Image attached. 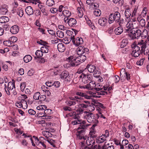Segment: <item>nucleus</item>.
<instances>
[{
    "label": "nucleus",
    "mask_w": 149,
    "mask_h": 149,
    "mask_svg": "<svg viewBox=\"0 0 149 149\" xmlns=\"http://www.w3.org/2000/svg\"><path fill=\"white\" fill-rule=\"evenodd\" d=\"M145 33L144 31L142 33V32L141 30L139 29H135V30H132L130 32V33L129 34V36L132 39H135L138 38L140 37L141 35L142 37H143L144 38H146L147 36L148 32L147 31H146L145 33L146 35L144 36V34Z\"/></svg>",
    "instance_id": "f257e3e1"
},
{
    "label": "nucleus",
    "mask_w": 149,
    "mask_h": 149,
    "mask_svg": "<svg viewBox=\"0 0 149 149\" xmlns=\"http://www.w3.org/2000/svg\"><path fill=\"white\" fill-rule=\"evenodd\" d=\"M120 13L117 11L114 12V13L110 14L109 17V22L111 24L114 21L116 22H118L120 18Z\"/></svg>",
    "instance_id": "f03ea898"
},
{
    "label": "nucleus",
    "mask_w": 149,
    "mask_h": 149,
    "mask_svg": "<svg viewBox=\"0 0 149 149\" xmlns=\"http://www.w3.org/2000/svg\"><path fill=\"white\" fill-rule=\"evenodd\" d=\"M99 116L98 114H94L91 112H88L85 117L88 123H91L95 121L97 122V119L99 118Z\"/></svg>",
    "instance_id": "7ed1b4c3"
},
{
    "label": "nucleus",
    "mask_w": 149,
    "mask_h": 149,
    "mask_svg": "<svg viewBox=\"0 0 149 149\" xmlns=\"http://www.w3.org/2000/svg\"><path fill=\"white\" fill-rule=\"evenodd\" d=\"M86 88L89 90H92L94 89L97 91H99L102 89L101 87L99 88L97 86V85L95 84V83L93 81H90L89 84H87L86 86Z\"/></svg>",
    "instance_id": "20e7f679"
},
{
    "label": "nucleus",
    "mask_w": 149,
    "mask_h": 149,
    "mask_svg": "<svg viewBox=\"0 0 149 149\" xmlns=\"http://www.w3.org/2000/svg\"><path fill=\"white\" fill-rule=\"evenodd\" d=\"M70 65L72 67H76L80 64L79 61H77V57L72 56L68 58Z\"/></svg>",
    "instance_id": "39448f33"
},
{
    "label": "nucleus",
    "mask_w": 149,
    "mask_h": 149,
    "mask_svg": "<svg viewBox=\"0 0 149 149\" xmlns=\"http://www.w3.org/2000/svg\"><path fill=\"white\" fill-rule=\"evenodd\" d=\"M146 41L144 42V41L141 40L139 41L136 45L137 46L139 47V48H141V50L140 51V53L142 54L143 53H144V54H145V50L146 47Z\"/></svg>",
    "instance_id": "423d86ee"
},
{
    "label": "nucleus",
    "mask_w": 149,
    "mask_h": 149,
    "mask_svg": "<svg viewBox=\"0 0 149 149\" xmlns=\"http://www.w3.org/2000/svg\"><path fill=\"white\" fill-rule=\"evenodd\" d=\"M74 36H71V40L74 45L76 46H78L83 43V40L82 38L78 37L75 40Z\"/></svg>",
    "instance_id": "0eeeda50"
},
{
    "label": "nucleus",
    "mask_w": 149,
    "mask_h": 149,
    "mask_svg": "<svg viewBox=\"0 0 149 149\" xmlns=\"http://www.w3.org/2000/svg\"><path fill=\"white\" fill-rule=\"evenodd\" d=\"M5 91L8 95H10V93L9 91L12 90L14 88H15L14 82H13L10 81L8 82V88L6 89V84H5Z\"/></svg>",
    "instance_id": "6e6552de"
},
{
    "label": "nucleus",
    "mask_w": 149,
    "mask_h": 149,
    "mask_svg": "<svg viewBox=\"0 0 149 149\" xmlns=\"http://www.w3.org/2000/svg\"><path fill=\"white\" fill-rule=\"evenodd\" d=\"M77 54L78 55L79 54H85L86 55L89 52V50L88 49L86 48H84L81 46H80L77 49Z\"/></svg>",
    "instance_id": "1a4fd4ad"
},
{
    "label": "nucleus",
    "mask_w": 149,
    "mask_h": 149,
    "mask_svg": "<svg viewBox=\"0 0 149 149\" xmlns=\"http://www.w3.org/2000/svg\"><path fill=\"white\" fill-rule=\"evenodd\" d=\"M85 134L84 129H82L80 131H78L76 133V135L79 139H83L84 140H85L87 139V136H85Z\"/></svg>",
    "instance_id": "9d476101"
},
{
    "label": "nucleus",
    "mask_w": 149,
    "mask_h": 149,
    "mask_svg": "<svg viewBox=\"0 0 149 149\" xmlns=\"http://www.w3.org/2000/svg\"><path fill=\"white\" fill-rule=\"evenodd\" d=\"M92 80V76L91 74H85L83 73V77L82 78V81L85 84L87 83Z\"/></svg>",
    "instance_id": "9b49d317"
},
{
    "label": "nucleus",
    "mask_w": 149,
    "mask_h": 149,
    "mask_svg": "<svg viewBox=\"0 0 149 149\" xmlns=\"http://www.w3.org/2000/svg\"><path fill=\"white\" fill-rule=\"evenodd\" d=\"M126 27L127 29H125V32H129L132 31V30H134V29L133 28L134 24L133 23L128 22L127 24H125Z\"/></svg>",
    "instance_id": "f8f14e48"
},
{
    "label": "nucleus",
    "mask_w": 149,
    "mask_h": 149,
    "mask_svg": "<svg viewBox=\"0 0 149 149\" xmlns=\"http://www.w3.org/2000/svg\"><path fill=\"white\" fill-rule=\"evenodd\" d=\"M7 6L6 4L2 5L0 7V13L2 15L6 14L8 12Z\"/></svg>",
    "instance_id": "ddd939ff"
},
{
    "label": "nucleus",
    "mask_w": 149,
    "mask_h": 149,
    "mask_svg": "<svg viewBox=\"0 0 149 149\" xmlns=\"http://www.w3.org/2000/svg\"><path fill=\"white\" fill-rule=\"evenodd\" d=\"M60 77L61 79H65L66 81H68L69 73L66 71L63 72L60 74Z\"/></svg>",
    "instance_id": "4468645a"
},
{
    "label": "nucleus",
    "mask_w": 149,
    "mask_h": 149,
    "mask_svg": "<svg viewBox=\"0 0 149 149\" xmlns=\"http://www.w3.org/2000/svg\"><path fill=\"white\" fill-rule=\"evenodd\" d=\"M19 27L16 25H15L12 26L10 28V32L13 34L17 33L19 31Z\"/></svg>",
    "instance_id": "2eb2a0df"
},
{
    "label": "nucleus",
    "mask_w": 149,
    "mask_h": 149,
    "mask_svg": "<svg viewBox=\"0 0 149 149\" xmlns=\"http://www.w3.org/2000/svg\"><path fill=\"white\" fill-rule=\"evenodd\" d=\"M77 22L76 19L73 18H69L68 22V24L71 27L75 26L77 24Z\"/></svg>",
    "instance_id": "dca6fc26"
},
{
    "label": "nucleus",
    "mask_w": 149,
    "mask_h": 149,
    "mask_svg": "<svg viewBox=\"0 0 149 149\" xmlns=\"http://www.w3.org/2000/svg\"><path fill=\"white\" fill-rule=\"evenodd\" d=\"M106 138L103 134L96 138V142L98 143H101L106 140Z\"/></svg>",
    "instance_id": "f3484780"
},
{
    "label": "nucleus",
    "mask_w": 149,
    "mask_h": 149,
    "mask_svg": "<svg viewBox=\"0 0 149 149\" xmlns=\"http://www.w3.org/2000/svg\"><path fill=\"white\" fill-rule=\"evenodd\" d=\"M80 56L77 57V61H79L80 63L84 62L86 59V54H80Z\"/></svg>",
    "instance_id": "a211bd4d"
},
{
    "label": "nucleus",
    "mask_w": 149,
    "mask_h": 149,
    "mask_svg": "<svg viewBox=\"0 0 149 149\" xmlns=\"http://www.w3.org/2000/svg\"><path fill=\"white\" fill-rule=\"evenodd\" d=\"M76 95L80 97H84L85 99H90L91 97V96H88L86 93H84L80 92H76Z\"/></svg>",
    "instance_id": "6ab92c4d"
},
{
    "label": "nucleus",
    "mask_w": 149,
    "mask_h": 149,
    "mask_svg": "<svg viewBox=\"0 0 149 149\" xmlns=\"http://www.w3.org/2000/svg\"><path fill=\"white\" fill-rule=\"evenodd\" d=\"M107 22V19L105 18H100L98 20V24L101 26H104Z\"/></svg>",
    "instance_id": "aec40b11"
},
{
    "label": "nucleus",
    "mask_w": 149,
    "mask_h": 149,
    "mask_svg": "<svg viewBox=\"0 0 149 149\" xmlns=\"http://www.w3.org/2000/svg\"><path fill=\"white\" fill-rule=\"evenodd\" d=\"M26 13L29 15H31L33 13V10L32 7L31 6H28L25 10Z\"/></svg>",
    "instance_id": "412c9836"
},
{
    "label": "nucleus",
    "mask_w": 149,
    "mask_h": 149,
    "mask_svg": "<svg viewBox=\"0 0 149 149\" xmlns=\"http://www.w3.org/2000/svg\"><path fill=\"white\" fill-rule=\"evenodd\" d=\"M131 47L132 48V55L133 54V52H139L140 51V48L139 47L137 46L136 44L135 43H133L131 45Z\"/></svg>",
    "instance_id": "4be33fe9"
},
{
    "label": "nucleus",
    "mask_w": 149,
    "mask_h": 149,
    "mask_svg": "<svg viewBox=\"0 0 149 149\" xmlns=\"http://www.w3.org/2000/svg\"><path fill=\"white\" fill-rule=\"evenodd\" d=\"M80 146L82 148V149H83V148L84 147V149H95L97 147V145H94L93 147H87V146H85V142L84 141H82L80 143Z\"/></svg>",
    "instance_id": "5701e85b"
},
{
    "label": "nucleus",
    "mask_w": 149,
    "mask_h": 149,
    "mask_svg": "<svg viewBox=\"0 0 149 149\" xmlns=\"http://www.w3.org/2000/svg\"><path fill=\"white\" fill-rule=\"evenodd\" d=\"M57 48L58 51L60 52H63L65 49V47L63 44L62 43L58 44L57 45Z\"/></svg>",
    "instance_id": "b1692460"
},
{
    "label": "nucleus",
    "mask_w": 149,
    "mask_h": 149,
    "mask_svg": "<svg viewBox=\"0 0 149 149\" xmlns=\"http://www.w3.org/2000/svg\"><path fill=\"white\" fill-rule=\"evenodd\" d=\"M86 123V121H81V123H80L79 126L77 130L85 129L89 125H85Z\"/></svg>",
    "instance_id": "393cba45"
},
{
    "label": "nucleus",
    "mask_w": 149,
    "mask_h": 149,
    "mask_svg": "<svg viewBox=\"0 0 149 149\" xmlns=\"http://www.w3.org/2000/svg\"><path fill=\"white\" fill-rule=\"evenodd\" d=\"M38 6L42 13H46L45 12V7L43 4L40 2L38 4Z\"/></svg>",
    "instance_id": "a878e982"
},
{
    "label": "nucleus",
    "mask_w": 149,
    "mask_h": 149,
    "mask_svg": "<svg viewBox=\"0 0 149 149\" xmlns=\"http://www.w3.org/2000/svg\"><path fill=\"white\" fill-rule=\"evenodd\" d=\"M123 32V29L121 26L118 27L115 29V32L116 34V35H120Z\"/></svg>",
    "instance_id": "bb28decb"
},
{
    "label": "nucleus",
    "mask_w": 149,
    "mask_h": 149,
    "mask_svg": "<svg viewBox=\"0 0 149 149\" xmlns=\"http://www.w3.org/2000/svg\"><path fill=\"white\" fill-rule=\"evenodd\" d=\"M88 71L90 73L94 72L95 69V67L92 65H88L87 66Z\"/></svg>",
    "instance_id": "cd10ccee"
},
{
    "label": "nucleus",
    "mask_w": 149,
    "mask_h": 149,
    "mask_svg": "<svg viewBox=\"0 0 149 149\" xmlns=\"http://www.w3.org/2000/svg\"><path fill=\"white\" fill-rule=\"evenodd\" d=\"M9 20V18L6 16H2L0 17V23H1L7 22Z\"/></svg>",
    "instance_id": "c85d7f7f"
},
{
    "label": "nucleus",
    "mask_w": 149,
    "mask_h": 149,
    "mask_svg": "<svg viewBox=\"0 0 149 149\" xmlns=\"http://www.w3.org/2000/svg\"><path fill=\"white\" fill-rule=\"evenodd\" d=\"M50 47L48 45H45V46H42L41 48V50L43 52L47 53L49 50Z\"/></svg>",
    "instance_id": "c756f323"
},
{
    "label": "nucleus",
    "mask_w": 149,
    "mask_h": 149,
    "mask_svg": "<svg viewBox=\"0 0 149 149\" xmlns=\"http://www.w3.org/2000/svg\"><path fill=\"white\" fill-rule=\"evenodd\" d=\"M32 59V57L29 55H26L24 58V61L25 62L27 63L30 61Z\"/></svg>",
    "instance_id": "7c9ffc66"
},
{
    "label": "nucleus",
    "mask_w": 149,
    "mask_h": 149,
    "mask_svg": "<svg viewBox=\"0 0 149 149\" xmlns=\"http://www.w3.org/2000/svg\"><path fill=\"white\" fill-rule=\"evenodd\" d=\"M97 86H98V88L99 87V88L101 87V88H102V85H98V84H97ZM102 90H101L100 91H100V92H99L98 93V95H104L107 94V92L103 91L102 90Z\"/></svg>",
    "instance_id": "2f4dec72"
},
{
    "label": "nucleus",
    "mask_w": 149,
    "mask_h": 149,
    "mask_svg": "<svg viewBox=\"0 0 149 149\" xmlns=\"http://www.w3.org/2000/svg\"><path fill=\"white\" fill-rule=\"evenodd\" d=\"M125 17L128 19L130 17L131 15V12L129 8H127L125 9Z\"/></svg>",
    "instance_id": "473e14b6"
},
{
    "label": "nucleus",
    "mask_w": 149,
    "mask_h": 149,
    "mask_svg": "<svg viewBox=\"0 0 149 149\" xmlns=\"http://www.w3.org/2000/svg\"><path fill=\"white\" fill-rule=\"evenodd\" d=\"M17 14L19 16V17H22L23 16L24 13V11L22 8H18L17 10Z\"/></svg>",
    "instance_id": "72a5a7b5"
},
{
    "label": "nucleus",
    "mask_w": 149,
    "mask_h": 149,
    "mask_svg": "<svg viewBox=\"0 0 149 149\" xmlns=\"http://www.w3.org/2000/svg\"><path fill=\"white\" fill-rule=\"evenodd\" d=\"M62 14L64 17H70L71 15V12L68 10H64L62 11Z\"/></svg>",
    "instance_id": "f704fd0d"
},
{
    "label": "nucleus",
    "mask_w": 149,
    "mask_h": 149,
    "mask_svg": "<svg viewBox=\"0 0 149 149\" xmlns=\"http://www.w3.org/2000/svg\"><path fill=\"white\" fill-rule=\"evenodd\" d=\"M43 53L41 50H37L35 52V54L37 58H40L43 56Z\"/></svg>",
    "instance_id": "c9c22d12"
},
{
    "label": "nucleus",
    "mask_w": 149,
    "mask_h": 149,
    "mask_svg": "<svg viewBox=\"0 0 149 149\" xmlns=\"http://www.w3.org/2000/svg\"><path fill=\"white\" fill-rule=\"evenodd\" d=\"M65 103L69 106L74 105L76 104V102H75L70 100H66L65 102Z\"/></svg>",
    "instance_id": "e433bc0d"
},
{
    "label": "nucleus",
    "mask_w": 149,
    "mask_h": 149,
    "mask_svg": "<svg viewBox=\"0 0 149 149\" xmlns=\"http://www.w3.org/2000/svg\"><path fill=\"white\" fill-rule=\"evenodd\" d=\"M40 95V92H36L34 93L33 96V98L36 100H39Z\"/></svg>",
    "instance_id": "4c0bfd02"
},
{
    "label": "nucleus",
    "mask_w": 149,
    "mask_h": 149,
    "mask_svg": "<svg viewBox=\"0 0 149 149\" xmlns=\"http://www.w3.org/2000/svg\"><path fill=\"white\" fill-rule=\"evenodd\" d=\"M47 141L53 147L56 148V146L55 144V141L54 140L52 139H50L48 138L47 139Z\"/></svg>",
    "instance_id": "58836bf2"
},
{
    "label": "nucleus",
    "mask_w": 149,
    "mask_h": 149,
    "mask_svg": "<svg viewBox=\"0 0 149 149\" xmlns=\"http://www.w3.org/2000/svg\"><path fill=\"white\" fill-rule=\"evenodd\" d=\"M94 105L95 107H98L102 109H105V107L103 105V104L98 102L95 103Z\"/></svg>",
    "instance_id": "ea45409f"
},
{
    "label": "nucleus",
    "mask_w": 149,
    "mask_h": 149,
    "mask_svg": "<svg viewBox=\"0 0 149 149\" xmlns=\"http://www.w3.org/2000/svg\"><path fill=\"white\" fill-rule=\"evenodd\" d=\"M119 25L120 26H123L125 25V23L124 21V20L123 18L120 19L118 22Z\"/></svg>",
    "instance_id": "a19ab883"
},
{
    "label": "nucleus",
    "mask_w": 149,
    "mask_h": 149,
    "mask_svg": "<svg viewBox=\"0 0 149 149\" xmlns=\"http://www.w3.org/2000/svg\"><path fill=\"white\" fill-rule=\"evenodd\" d=\"M56 34L58 37L62 38L64 36V33L61 31H58L56 32Z\"/></svg>",
    "instance_id": "79ce46f5"
},
{
    "label": "nucleus",
    "mask_w": 149,
    "mask_h": 149,
    "mask_svg": "<svg viewBox=\"0 0 149 149\" xmlns=\"http://www.w3.org/2000/svg\"><path fill=\"white\" fill-rule=\"evenodd\" d=\"M46 4L49 6H52L54 4V1L53 0H47L46 1Z\"/></svg>",
    "instance_id": "37998d69"
},
{
    "label": "nucleus",
    "mask_w": 149,
    "mask_h": 149,
    "mask_svg": "<svg viewBox=\"0 0 149 149\" xmlns=\"http://www.w3.org/2000/svg\"><path fill=\"white\" fill-rule=\"evenodd\" d=\"M9 39L12 44H13V43L17 42L18 40L17 38L14 36L11 37L9 38Z\"/></svg>",
    "instance_id": "c03bdc74"
},
{
    "label": "nucleus",
    "mask_w": 149,
    "mask_h": 149,
    "mask_svg": "<svg viewBox=\"0 0 149 149\" xmlns=\"http://www.w3.org/2000/svg\"><path fill=\"white\" fill-rule=\"evenodd\" d=\"M11 42H10L9 39L8 40L4 41L3 42V44L5 45L10 47L12 46V44Z\"/></svg>",
    "instance_id": "a18cd8bd"
},
{
    "label": "nucleus",
    "mask_w": 149,
    "mask_h": 149,
    "mask_svg": "<svg viewBox=\"0 0 149 149\" xmlns=\"http://www.w3.org/2000/svg\"><path fill=\"white\" fill-rule=\"evenodd\" d=\"M81 123V119L77 120L72 121V123L73 125H76L78 124L80 125V123Z\"/></svg>",
    "instance_id": "49530a36"
},
{
    "label": "nucleus",
    "mask_w": 149,
    "mask_h": 149,
    "mask_svg": "<svg viewBox=\"0 0 149 149\" xmlns=\"http://www.w3.org/2000/svg\"><path fill=\"white\" fill-rule=\"evenodd\" d=\"M94 14L96 16H99L101 15V10L98 9H96L94 11Z\"/></svg>",
    "instance_id": "de8ad7c7"
},
{
    "label": "nucleus",
    "mask_w": 149,
    "mask_h": 149,
    "mask_svg": "<svg viewBox=\"0 0 149 149\" xmlns=\"http://www.w3.org/2000/svg\"><path fill=\"white\" fill-rule=\"evenodd\" d=\"M88 104H85L83 103L79 104V107L84 109H85L88 108Z\"/></svg>",
    "instance_id": "09e8293b"
},
{
    "label": "nucleus",
    "mask_w": 149,
    "mask_h": 149,
    "mask_svg": "<svg viewBox=\"0 0 149 149\" xmlns=\"http://www.w3.org/2000/svg\"><path fill=\"white\" fill-rule=\"evenodd\" d=\"M113 2L114 3H118L120 6H122L123 3V0H113Z\"/></svg>",
    "instance_id": "8fccbe9b"
},
{
    "label": "nucleus",
    "mask_w": 149,
    "mask_h": 149,
    "mask_svg": "<svg viewBox=\"0 0 149 149\" xmlns=\"http://www.w3.org/2000/svg\"><path fill=\"white\" fill-rule=\"evenodd\" d=\"M47 107L44 105L39 106L37 107V109L38 110H41L43 111V110L46 109Z\"/></svg>",
    "instance_id": "3c124183"
},
{
    "label": "nucleus",
    "mask_w": 149,
    "mask_h": 149,
    "mask_svg": "<svg viewBox=\"0 0 149 149\" xmlns=\"http://www.w3.org/2000/svg\"><path fill=\"white\" fill-rule=\"evenodd\" d=\"M21 104H22L23 107V106H24V107H27V103L28 102V101H26L24 99H22L21 100Z\"/></svg>",
    "instance_id": "603ef678"
},
{
    "label": "nucleus",
    "mask_w": 149,
    "mask_h": 149,
    "mask_svg": "<svg viewBox=\"0 0 149 149\" xmlns=\"http://www.w3.org/2000/svg\"><path fill=\"white\" fill-rule=\"evenodd\" d=\"M145 60V58H141L140 61H138L136 62V64L138 65H143V61Z\"/></svg>",
    "instance_id": "864d4df0"
},
{
    "label": "nucleus",
    "mask_w": 149,
    "mask_h": 149,
    "mask_svg": "<svg viewBox=\"0 0 149 149\" xmlns=\"http://www.w3.org/2000/svg\"><path fill=\"white\" fill-rule=\"evenodd\" d=\"M145 20L143 18L141 19L139 21V24L142 27L145 26Z\"/></svg>",
    "instance_id": "5fc2aeb1"
},
{
    "label": "nucleus",
    "mask_w": 149,
    "mask_h": 149,
    "mask_svg": "<svg viewBox=\"0 0 149 149\" xmlns=\"http://www.w3.org/2000/svg\"><path fill=\"white\" fill-rule=\"evenodd\" d=\"M26 86V83L24 82L21 83L20 84V89L21 91L23 92Z\"/></svg>",
    "instance_id": "6e6d98bb"
},
{
    "label": "nucleus",
    "mask_w": 149,
    "mask_h": 149,
    "mask_svg": "<svg viewBox=\"0 0 149 149\" xmlns=\"http://www.w3.org/2000/svg\"><path fill=\"white\" fill-rule=\"evenodd\" d=\"M103 147V149H114V147L112 145L107 146L106 145H104Z\"/></svg>",
    "instance_id": "4d7b16f0"
},
{
    "label": "nucleus",
    "mask_w": 149,
    "mask_h": 149,
    "mask_svg": "<svg viewBox=\"0 0 149 149\" xmlns=\"http://www.w3.org/2000/svg\"><path fill=\"white\" fill-rule=\"evenodd\" d=\"M29 113L31 115H34L36 113V112L34 110L32 109H30L28 110Z\"/></svg>",
    "instance_id": "13d9d810"
},
{
    "label": "nucleus",
    "mask_w": 149,
    "mask_h": 149,
    "mask_svg": "<svg viewBox=\"0 0 149 149\" xmlns=\"http://www.w3.org/2000/svg\"><path fill=\"white\" fill-rule=\"evenodd\" d=\"M66 33L67 34V35L69 36H70V38L71 39V36H74V35H72V34H73V32L72 31L70 30H67L66 31ZM72 40H70V41Z\"/></svg>",
    "instance_id": "bf43d9fd"
},
{
    "label": "nucleus",
    "mask_w": 149,
    "mask_h": 149,
    "mask_svg": "<svg viewBox=\"0 0 149 149\" xmlns=\"http://www.w3.org/2000/svg\"><path fill=\"white\" fill-rule=\"evenodd\" d=\"M53 86L56 88H58L60 86V82L58 81H55L53 83Z\"/></svg>",
    "instance_id": "052dcab7"
},
{
    "label": "nucleus",
    "mask_w": 149,
    "mask_h": 149,
    "mask_svg": "<svg viewBox=\"0 0 149 149\" xmlns=\"http://www.w3.org/2000/svg\"><path fill=\"white\" fill-rule=\"evenodd\" d=\"M45 84L47 86L49 87H51L53 86V83L51 81H47L46 82Z\"/></svg>",
    "instance_id": "680f3d73"
},
{
    "label": "nucleus",
    "mask_w": 149,
    "mask_h": 149,
    "mask_svg": "<svg viewBox=\"0 0 149 149\" xmlns=\"http://www.w3.org/2000/svg\"><path fill=\"white\" fill-rule=\"evenodd\" d=\"M21 101H20L17 102L15 104L16 106L19 108H21L22 107H23L21 103Z\"/></svg>",
    "instance_id": "e2e57ef3"
},
{
    "label": "nucleus",
    "mask_w": 149,
    "mask_h": 149,
    "mask_svg": "<svg viewBox=\"0 0 149 149\" xmlns=\"http://www.w3.org/2000/svg\"><path fill=\"white\" fill-rule=\"evenodd\" d=\"M95 77L98 78L97 81L99 82H102L103 81V79L102 77H101L99 75H95Z\"/></svg>",
    "instance_id": "0e129e2a"
},
{
    "label": "nucleus",
    "mask_w": 149,
    "mask_h": 149,
    "mask_svg": "<svg viewBox=\"0 0 149 149\" xmlns=\"http://www.w3.org/2000/svg\"><path fill=\"white\" fill-rule=\"evenodd\" d=\"M50 11L51 13H56L58 11V9L56 8H52L50 9Z\"/></svg>",
    "instance_id": "69168bd1"
},
{
    "label": "nucleus",
    "mask_w": 149,
    "mask_h": 149,
    "mask_svg": "<svg viewBox=\"0 0 149 149\" xmlns=\"http://www.w3.org/2000/svg\"><path fill=\"white\" fill-rule=\"evenodd\" d=\"M63 109L65 111H72V109L69 107L65 106L63 107Z\"/></svg>",
    "instance_id": "338daca9"
},
{
    "label": "nucleus",
    "mask_w": 149,
    "mask_h": 149,
    "mask_svg": "<svg viewBox=\"0 0 149 149\" xmlns=\"http://www.w3.org/2000/svg\"><path fill=\"white\" fill-rule=\"evenodd\" d=\"M46 98V97L45 95H40L39 100L41 101H44Z\"/></svg>",
    "instance_id": "774afa93"
}]
</instances>
